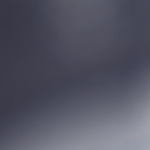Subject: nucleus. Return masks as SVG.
Segmentation results:
<instances>
[{"label":"nucleus","instance_id":"f257e3e1","mask_svg":"<svg viewBox=\"0 0 150 150\" xmlns=\"http://www.w3.org/2000/svg\"><path fill=\"white\" fill-rule=\"evenodd\" d=\"M23 38H24V37H23Z\"/></svg>","mask_w":150,"mask_h":150},{"label":"nucleus","instance_id":"f03ea898","mask_svg":"<svg viewBox=\"0 0 150 150\" xmlns=\"http://www.w3.org/2000/svg\"><path fill=\"white\" fill-rule=\"evenodd\" d=\"M42 38H43L44 37H42Z\"/></svg>","mask_w":150,"mask_h":150}]
</instances>
